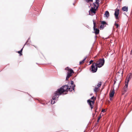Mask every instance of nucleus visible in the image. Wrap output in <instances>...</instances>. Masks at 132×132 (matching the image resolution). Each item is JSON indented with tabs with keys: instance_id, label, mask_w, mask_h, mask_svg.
<instances>
[{
	"instance_id": "nucleus-1",
	"label": "nucleus",
	"mask_w": 132,
	"mask_h": 132,
	"mask_svg": "<svg viewBox=\"0 0 132 132\" xmlns=\"http://www.w3.org/2000/svg\"><path fill=\"white\" fill-rule=\"evenodd\" d=\"M74 82L73 81H71V85L70 86L68 85H64L61 87L60 89H58L57 90V93L58 95H61L62 94L65 92L66 93L68 91H72V90H74L75 85L73 84ZM64 93V94H66Z\"/></svg>"
},
{
	"instance_id": "nucleus-2",
	"label": "nucleus",
	"mask_w": 132,
	"mask_h": 132,
	"mask_svg": "<svg viewBox=\"0 0 132 132\" xmlns=\"http://www.w3.org/2000/svg\"><path fill=\"white\" fill-rule=\"evenodd\" d=\"M99 0H96L95 3H93V6L91 7L89 11V14L93 15L96 13V11L98 9Z\"/></svg>"
},
{
	"instance_id": "nucleus-3",
	"label": "nucleus",
	"mask_w": 132,
	"mask_h": 132,
	"mask_svg": "<svg viewBox=\"0 0 132 132\" xmlns=\"http://www.w3.org/2000/svg\"><path fill=\"white\" fill-rule=\"evenodd\" d=\"M104 59H100L97 61L96 63V65L98 68H100L102 67L104 64Z\"/></svg>"
},
{
	"instance_id": "nucleus-4",
	"label": "nucleus",
	"mask_w": 132,
	"mask_h": 132,
	"mask_svg": "<svg viewBox=\"0 0 132 132\" xmlns=\"http://www.w3.org/2000/svg\"><path fill=\"white\" fill-rule=\"evenodd\" d=\"M65 69L68 70V74L66 78V80H68L69 77L71 76L72 73H73L74 72L72 70L69 69V68L68 67L66 68Z\"/></svg>"
},
{
	"instance_id": "nucleus-5",
	"label": "nucleus",
	"mask_w": 132,
	"mask_h": 132,
	"mask_svg": "<svg viewBox=\"0 0 132 132\" xmlns=\"http://www.w3.org/2000/svg\"><path fill=\"white\" fill-rule=\"evenodd\" d=\"M57 93V91L54 93V95L52 97V99L51 100V104H53L55 103V100H57V98H58L59 96L61 95H58Z\"/></svg>"
},
{
	"instance_id": "nucleus-6",
	"label": "nucleus",
	"mask_w": 132,
	"mask_h": 132,
	"mask_svg": "<svg viewBox=\"0 0 132 132\" xmlns=\"http://www.w3.org/2000/svg\"><path fill=\"white\" fill-rule=\"evenodd\" d=\"M97 67L96 63H93L91 66V71L93 73L96 72L97 70Z\"/></svg>"
},
{
	"instance_id": "nucleus-7",
	"label": "nucleus",
	"mask_w": 132,
	"mask_h": 132,
	"mask_svg": "<svg viewBox=\"0 0 132 132\" xmlns=\"http://www.w3.org/2000/svg\"><path fill=\"white\" fill-rule=\"evenodd\" d=\"M93 24H94V33L96 35L98 34L99 33V30L97 28H96V23L95 21L93 20Z\"/></svg>"
},
{
	"instance_id": "nucleus-8",
	"label": "nucleus",
	"mask_w": 132,
	"mask_h": 132,
	"mask_svg": "<svg viewBox=\"0 0 132 132\" xmlns=\"http://www.w3.org/2000/svg\"><path fill=\"white\" fill-rule=\"evenodd\" d=\"M132 74L131 73H129L127 76V78L125 80V82L128 83L129 80L132 77Z\"/></svg>"
},
{
	"instance_id": "nucleus-9",
	"label": "nucleus",
	"mask_w": 132,
	"mask_h": 132,
	"mask_svg": "<svg viewBox=\"0 0 132 132\" xmlns=\"http://www.w3.org/2000/svg\"><path fill=\"white\" fill-rule=\"evenodd\" d=\"M128 84V83L125 82V85L123 89V91L125 92H126L127 90Z\"/></svg>"
},
{
	"instance_id": "nucleus-10",
	"label": "nucleus",
	"mask_w": 132,
	"mask_h": 132,
	"mask_svg": "<svg viewBox=\"0 0 132 132\" xmlns=\"http://www.w3.org/2000/svg\"><path fill=\"white\" fill-rule=\"evenodd\" d=\"M119 14V9H116L115 10L114 15L116 19H118V16Z\"/></svg>"
},
{
	"instance_id": "nucleus-11",
	"label": "nucleus",
	"mask_w": 132,
	"mask_h": 132,
	"mask_svg": "<svg viewBox=\"0 0 132 132\" xmlns=\"http://www.w3.org/2000/svg\"><path fill=\"white\" fill-rule=\"evenodd\" d=\"M87 102L89 105L90 107H91V109L93 108V106L92 105L94 104V102L93 101H92L90 100H87Z\"/></svg>"
},
{
	"instance_id": "nucleus-12",
	"label": "nucleus",
	"mask_w": 132,
	"mask_h": 132,
	"mask_svg": "<svg viewBox=\"0 0 132 132\" xmlns=\"http://www.w3.org/2000/svg\"><path fill=\"white\" fill-rule=\"evenodd\" d=\"M114 90H111L110 93V96L111 97H113L114 95Z\"/></svg>"
},
{
	"instance_id": "nucleus-13",
	"label": "nucleus",
	"mask_w": 132,
	"mask_h": 132,
	"mask_svg": "<svg viewBox=\"0 0 132 132\" xmlns=\"http://www.w3.org/2000/svg\"><path fill=\"white\" fill-rule=\"evenodd\" d=\"M122 10L123 11L127 12L128 11V7L126 6H123L122 8Z\"/></svg>"
},
{
	"instance_id": "nucleus-14",
	"label": "nucleus",
	"mask_w": 132,
	"mask_h": 132,
	"mask_svg": "<svg viewBox=\"0 0 132 132\" xmlns=\"http://www.w3.org/2000/svg\"><path fill=\"white\" fill-rule=\"evenodd\" d=\"M104 15L105 17L107 18H108L109 16V14L108 11H106L105 12L104 14Z\"/></svg>"
},
{
	"instance_id": "nucleus-15",
	"label": "nucleus",
	"mask_w": 132,
	"mask_h": 132,
	"mask_svg": "<svg viewBox=\"0 0 132 132\" xmlns=\"http://www.w3.org/2000/svg\"><path fill=\"white\" fill-rule=\"evenodd\" d=\"M98 87H95V88L94 89V92L96 93L98 91Z\"/></svg>"
},
{
	"instance_id": "nucleus-16",
	"label": "nucleus",
	"mask_w": 132,
	"mask_h": 132,
	"mask_svg": "<svg viewBox=\"0 0 132 132\" xmlns=\"http://www.w3.org/2000/svg\"><path fill=\"white\" fill-rule=\"evenodd\" d=\"M86 59V57H85L81 61H80L79 62L80 64H81L84 63V61Z\"/></svg>"
},
{
	"instance_id": "nucleus-17",
	"label": "nucleus",
	"mask_w": 132,
	"mask_h": 132,
	"mask_svg": "<svg viewBox=\"0 0 132 132\" xmlns=\"http://www.w3.org/2000/svg\"><path fill=\"white\" fill-rule=\"evenodd\" d=\"M101 82H99L97 85V87L98 88L100 86H101Z\"/></svg>"
},
{
	"instance_id": "nucleus-18",
	"label": "nucleus",
	"mask_w": 132,
	"mask_h": 132,
	"mask_svg": "<svg viewBox=\"0 0 132 132\" xmlns=\"http://www.w3.org/2000/svg\"><path fill=\"white\" fill-rule=\"evenodd\" d=\"M22 50H23V48H22L20 51H19L18 52V53L20 54V55H21L22 54H21V53L22 52Z\"/></svg>"
},
{
	"instance_id": "nucleus-19",
	"label": "nucleus",
	"mask_w": 132,
	"mask_h": 132,
	"mask_svg": "<svg viewBox=\"0 0 132 132\" xmlns=\"http://www.w3.org/2000/svg\"><path fill=\"white\" fill-rule=\"evenodd\" d=\"M114 25L115 26H116L117 28H118V27H119L118 24H117L116 23V22H115V23Z\"/></svg>"
},
{
	"instance_id": "nucleus-20",
	"label": "nucleus",
	"mask_w": 132,
	"mask_h": 132,
	"mask_svg": "<svg viewBox=\"0 0 132 132\" xmlns=\"http://www.w3.org/2000/svg\"><path fill=\"white\" fill-rule=\"evenodd\" d=\"M93 62V61L92 60H90L89 62V64H90L92 62Z\"/></svg>"
},
{
	"instance_id": "nucleus-21",
	"label": "nucleus",
	"mask_w": 132,
	"mask_h": 132,
	"mask_svg": "<svg viewBox=\"0 0 132 132\" xmlns=\"http://www.w3.org/2000/svg\"><path fill=\"white\" fill-rule=\"evenodd\" d=\"M102 24H106L105 22H104V21H102Z\"/></svg>"
},
{
	"instance_id": "nucleus-22",
	"label": "nucleus",
	"mask_w": 132,
	"mask_h": 132,
	"mask_svg": "<svg viewBox=\"0 0 132 132\" xmlns=\"http://www.w3.org/2000/svg\"><path fill=\"white\" fill-rule=\"evenodd\" d=\"M91 99H92V100H95V98L94 97V96L92 97H91Z\"/></svg>"
},
{
	"instance_id": "nucleus-23",
	"label": "nucleus",
	"mask_w": 132,
	"mask_h": 132,
	"mask_svg": "<svg viewBox=\"0 0 132 132\" xmlns=\"http://www.w3.org/2000/svg\"><path fill=\"white\" fill-rule=\"evenodd\" d=\"M105 111L106 110H105V109L103 110L102 111L103 112H105Z\"/></svg>"
},
{
	"instance_id": "nucleus-24",
	"label": "nucleus",
	"mask_w": 132,
	"mask_h": 132,
	"mask_svg": "<svg viewBox=\"0 0 132 132\" xmlns=\"http://www.w3.org/2000/svg\"><path fill=\"white\" fill-rule=\"evenodd\" d=\"M116 82V81H115L114 82V84H115Z\"/></svg>"
},
{
	"instance_id": "nucleus-25",
	"label": "nucleus",
	"mask_w": 132,
	"mask_h": 132,
	"mask_svg": "<svg viewBox=\"0 0 132 132\" xmlns=\"http://www.w3.org/2000/svg\"><path fill=\"white\" fill-rule=\"evenodd\" d=\"M100 26V28H101V26Z\"/></svg>"
},
{
	"instance_id": "nucleus-26",
	"label": "nucleus",
	"mask_w": 132,
	"mask_h": 132,
	"mask_svg": "<svg viewBox=\"0 0 132 132\" xmlns=\"http://www.w3.org/2000/svg\"><path fill=\"white\" fill-rule=\"evenodd\" d=\"M97 57V56H95V57Z\"/></svg>"
},
{
	"instance_id": "nucleus-27",
	"label": "nucleus",
	"mask_w": 132,
	"mask_h": 132,
	"mask_svg": "<svg viewBox=\"0 0 132 132\" xmlns=\"http://www.w3.org/2000/svg\"><path fill=\"white\" fill-rule=\"evenodd\" d=\"M131 52H132V50L131 51Z\"/></svg>"
}]
</instances>
